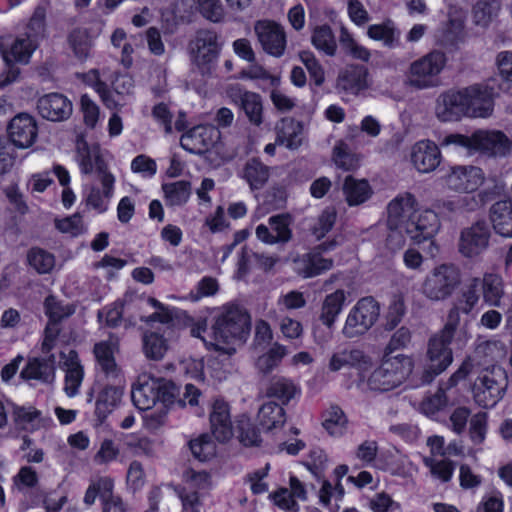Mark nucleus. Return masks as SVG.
<instances>
[{"label":"nucleus","mask_w":512,"mask_h":512,"mask_svg":"<svg viewBox=\"0 0 512 512\" xmlns=\"http://www.w3.org/2000/svg\"><path fill=\"white\" fill-rule=\"evenodd\" d=\"M76 146L81 172L94 175L102 185V190L98 186H91L84 192V200L88 207L102 214L107 211L113 196L115 178L108 170L99 144L89 145L85 136L80 134L77 136Z\"/></svg>","instance_id":"obj_1"},{"label":"nucleus","mask_w":512,"mask_h":512,"mask_svg":"<svg viewBox=\"0 0 512 512\" xmlns=\"http://www.w3.org/2000/svg\"><path fill=\"white\" fill-rule=\"evenodd\" d=\"M13 492L25 497L29 507H39L41 504L46 512H61L68 502L67 495L63 494L57 499L44 495L40 488L39 475L30 465L21 466L12 477Z\"/></svg>","instance_id":"obj_2"},{"label":"nucleus","mask_w":512,"mask_h":512,"mask_svg":"<svg viewBox=\"0 0 512 512\" xmlns=\"http://www.w3.org/2000/svg\"><path fill=\"white\" fill-rule=\"evenodd\" d=\"M476 378L471 386L472 397L483 408L494 407L505 395L508 388V375L501 366H490L473 370Z\"/></svg>","instance_id":"obj_3"},{"label":"nucleus","mask_w":512,"mask_h":512,"mask_svg":"<svg viewBox=\"0 0 512 512\" xmlns=\"http://www.w3.org/2000/svg\"><path fill=\"white\" fill-rule=\"evenodd\" d=\"M250 331V315L237 305L225 306L212 325L215 341L223 344L245 342Z\"/></svg>","instance_id":"obj_4"},{"label":"nucleus","mask_w":512,"mask_h":512,"mask_svg":"<svg viewBox=\"0 0 512 512\" xmlns=\"http://www.w3.org/2000/svg\"><path fill=\"white\" fill-rule=\"evenodd\" d=\"M445 143L477 150L494 157H504L512 149L511 140L501 131L478 130L471 136L451 134L445 138Z\"/></svg>","instance_id":"obj_5"},{"label":"nucleus","mask_w":512,"mask_h":512,"mask_svg":"<svg viewBox=\"0 0 512 512\" xmlns=\"http://www.w3.org/2000/svg\"><path fill=\"white\" fill-rule=\"evenodd\" d=\"M413 362L405 355L385 356L368 378L367 384L371 390L385 392L403 383L411 374Z\"/></svg>","instance_id":"obj_6"},{"label":"nucleus","mask_w":512,"mask_h":512,"mask_svg":"<svg viewBox=\"0 0 512 512\" xmlns=\"http://www.w3.org/2000/svg\"><path fill=\"white\" fill-rule=\"evenodd\" d=\"M460 284V269L453 264H441L426 275L421 284V293L430 301H444L453 295Z\"/></svg>","instance_id":"obj_7"},{"label":"nucleus","mask_w":512,"mask_h":512,"mask_svg":"<svg viewBox=\"0 0 512 512\" xmlns=\"http://www.w3.org/2000/svg\"><path fill=\"white\" fill-rule=\"evenodd\" d=\"M418 203L415 196L409 192L399 194L390 201L387 207V226L391 230L387 244L399 248L404 244L403 234L406 224L413 217Z\"/></svg>","instance_id":"obj_8"},{"label":"nucleus","mask_w":512,"mask_h":512,"mask_svg":"<svg viewBox=\"0 0 512 512\" xmlns=\"http://www.w3.org/2000/svg\"><path fill=\"white\" fill-rule=\"evenodd\" d=\"M505 354L503 344L499 341H483L474 352L467 356L460 367L448 379V387H454L460 380L467 378L473 370L498 366L495 362Z\"/></svg>","instance_id":"obj_9"},{"label":"nucleus","mask_w":512,"mask_h":512,"mask_svg":"<svg viewBox=\"0 0 512 512\" xmlns=\"http://www.w3.org/2000/svg\"><path fill=\"white\" fill-rule=\"evenodd\" d=\"M446 64V56L441 51H432L411 63L407 83L417 89L435 87L439 84V74Z\"/></svg>","instance_id":"obj_10"},{"label":"nucleus","mask_w":512,"mask_h":512,"mask_svg":"<svg viewBox=\"0 0 512 512\" xmlns=\"http://www.w3.org/2000/svg\"><path fill=\"white\" fill-rule=\"evenodd\" d=\"M39 47V43L35 40H30L28 36L18 34L10 43L2 41L0 44V52L2 58L8 67V74L5 83H11L16 80L20 74L19 68L15 67L16 64L26 65Z\"/></svg>","instance_id":"obj_11"},{"label":"nucleus","mask_w":512,"mask_h":512,"mask_svg":"<svg viewBox=\"0 0 512 512\" xmlns=\"http://www.w3.org/2000/svg\"><path fill=\"white\" fill-rule=\"evenodd\" d=\"M380 305L373 297L361 298L349 312L343 334L354 338L365 334L378 320Z\"/></svg>","instance_id":"obj_12"},{"label":"nucleus","mask_w":512,"mask_h":512,"mask_svg":"<svg viewBox=\"0 0 512 512\" xmlns=\"http://www.w3.org/2000/svg\"><path fill=\"white\" fill-rule=\"evenodd\" d=\"M452 339H446L437 333L428 342L427 363L421 376L423 384H429L433 379L445 371L453 361L452 350L449 347Z\"/></svg>","instance_id":"obj_13"},{"label":"nucleus","mask_w":512,"mask_h":512,"mask_svg":"<svg viewBox=\"0 0 512 512\" xmlns=\"http://www.w3.org/2000/svg\"><path fill=\"white\" fill-rule=\"evenodd\" d=\"M97 498L101 501L102 512H127L122 499L114 495V480L109 476H100L90 482L83 503L90 507Z\"/></svg>","instance_id":"obj_14"},{"label":"nucleus","mask_w":512,"mask_h":512,"mask_svg":"<svg viewBox=\"0 0 512 512\" xmlns=\"http://www.w3.org/2000/svg\"><path fill=\"white\" fill-rule=\"evenodd\" d=\"M190 50L193 62L201 72H210L211 65L218 58L220 51L216 32L208 29L197 31L195 38L190 42Z\"/></svg>","instance_id":"obj_15"},{"label":"nucleus","mask_w":512,"mask_h":512,"mask_svg":"<svg viewBox=\"0 0 512 512\" xmlns=\"http://www.w3.org/2000/svg\"><path fill=\"white\" fill-rule=\"evenodd\" d=\"M491 231L485 220H478L460 233L458 249L467 258L483 253L489 246Z\"/></svg>","instance_id":"obj_16"},{"label":"nucleus","mask_w":512,"mask_h":512,"mask_svg":"<svg viewBox=\"0 0 512 512\" xmlns=\"http://www.w3.org/2000/svg\"><path fill=\"white\" fill-rule=\"evenodd\" d=\"M254 31L262 49L269 55L281 57L286 49V33L284 28L270 20H259L254 25Z\"/></svg>","instance_id":"obj_17"},{"label":"nucleus","mask_w":512,"mask_h":512,"mask_svg":"<svg viewBox=\"0 0 512 512\" xmlns=\"http://www.w3.org/2000/svg\"><path fill=\"white\" fill-rule=\"evenodd\" d=\"M10 143L20 149L31 147L38 136L36 119L28 113L15 115L7 126Z\"/></svg>","instance_id":"obj_18"},{"label":"nucleus","mask_w":512,"mask_h":512,"mask_svg":"<svg viewBox=\"0 0 512 512\" xmlns=\"http://www.w3.org/2000/svg\"><path fill=\"white\" fill-rule=\"evenodd\" d=\"M467 116L486 118L494 108V90L487 84H474L464 88Z\"/></svg>","instance_id":"obj_19"},{"label":"nucleus","mask_w":512,"mask_h":512,"mask_svg":"<svg viewBox=\"0 0 512 512\" xmlns=\"http://www.w3.org/2000/svg\"><path fill=\"white\" fill-rule=\"evenodd\" d=\"M229 99L238 105L247 116L249 122L259 126L263 122V105L261 96L255 92L243 89L239 84H232L226 88Z\"/></svg>","instance_id":"obj_20"},{"label":"nucleus","mask_w":512,"mask_h":512,"mask_svg":"<svg viewBox=\"0 0 512 512\" xmlns=\"http://www.w3.org/2000/svg\"><path fill=\"white\" fill-rule=\"evenodd\" d=\"M220 131L213 125H199L180 139L181 147L190 153L203 154L220 140Z\"/></svg>","instance_id":"obj_21"},{"label":"nucleus","mask_w":512,"mask_h":512,"mask_svg":"<svg viewBox=\"0 0 512 512\" xmlns=\"http://www.w3.org/2000/svg\"><path fill=\"white\" fill-rule=\"evenodd\" d=\"M37 110L42 118L60 122L71 116L73 107L72 102L65 95L51 92L38 99Z\"/></svg>","instance_id":"obj_22"},{"label":"nucleus","mask_w":512,"mask_h":512,"mask_svg":"<svg viewBox=\"0 0 512 512\" xmlns=\"http://www.w3.org/2000/svg\"><path fill=\"white\" fill-rule=\"evenodd\" d=\"M439 221L437 214L429 209L418 210L416 209L410 222L406 224L404 231L413 241L421 243L425 240L431 239L438 231Z\"/></svg>","instance_id":"obj_23"},{"label":"nucleus","mask_w":512,"mask_h":512,"mask_svg":"<svg viewBox=\"0 0 512 512\" xmlns=\"http://www.w3.org/2000/svg\"><path fill=\"white\" fill-rule=\"evenodd\" d=\"M484 182V173L476 166H456L446 176V183L452 190L464 193L475 191Z\"/></svg>","instance_id":"obj_24"},{"label":"nucleus","mask_w":512,"mask_h":512,"mask_svg":"<svg viewBox=\"0 0 512 512\" xmlns=\"http://www.w3.org/2000/svg\"><path fill=\"white\" fill-rule=\"evenodd\" d=\"M465 92L449 90L442 93L436 104V115L441 121H457L467 116Z\"/></svg>","instance_id":"obj_25"},{"label":"nucleus","mask_w":512,"mask_h":512,"mask_svg":"<svg viewBox=\"0 0 512 512\" xmlns=\"http://www.w3.org/2000/svg\"><path fill=\"white\" fill-rule=\"evenodd\" d=\"M269 227L260 224L256 228V236L267 244L287 243L292 239L290 229L291 217L288 214H279L269 218Z\"/></svg>","instance_id":"obj_26"},{"label":"nucleus","mask_w":512,"mask_h":512,"mask_svg":"<svg viewBox=\"0 0 512 512\" xmlns=\"http://www.w3.org/2000/svg\"><path fill=\"white\" fill-rule=\"evenodd\" d=\"M368 69L363 65H347L343 68L336 80V89L339 92L357 95L368 88Z\"/></svg>","instance_id":"obj_27"},{"label":"nucleus","mask_w":512,"mask_h":512,"mask_svg":"<svg viewBox=\"0 0 512 512\" xmlns=\"http://www.w3.org/2000/svg\"><path fill=\"white\" fill-rule=\"evenodd\" d=\"M114 384L106 385L98 394L94 411L97 426L104 424L108 416L122 401L124 386L119 383Z\"/></svg>","instance_id":"obj_28"},{"label":"nucleus","mask_w":512,"mask_h":512,"mask_svg":"<svg viewBox=\"0 0 512 512\" xmlns=\"http://www.w3.org/2000/svg\"><path fill=\"white\" fill-rule=\"evenodd\" d=\"M411 161L419 172L429 173L440 164L441 153L434 142L419 141L412 147Z\"/></svg>","instance_id":"obj_29"},{"label":"nucleus","mask_w":512,"mask_h":512,"mask_svg":"<svg viewBox=\"0 0 512 512\" xmlns=\"http://www.w3.org/2000/svg\"><path fill=\"white\" fill-rule=\"evenodd\" d=\"M175 337V330L171 328L162 331L145 332L142 336V349L145 356L154 361L164 358L169 349V342Z\"/></svg>","instance_id":"obj_30"},{"label":"nucleus","mask_w":512,"mask_h":512,"mask_svg":"<svg viewBox=\"0 0 512 512\" xmlns=\"http://www.w3.org/2000/svg\"><path fill=\"white\" fill-rule=\"evenodd\" d=\"M295 270L304 278H312L332 269L334 261L325 258L319 251H310L293 259Z\"/></svg>","instance_id":"obj_31"},{"label":"nucleus","mask_w":512,"mask_h":512,"mask_svg":"<svg viewBox=\"0 0 512 512\" xmlns=\"http://www.w3.org/2000/svg\"><path fill=\"white\" fill-rule=\"evenodd\" d=\"M210 424L212 433L219 442H226L233 436L229 406L223 400L213 403Z\"/></svg>","instance_id":"obj_32"},{"label":"nucleus","mask_w":512,"mask_h":512,"mask_svg":"<svg viewBox=\"0 0 512 512\" xmlns=\"http://www.w3.org/2000/svg\"><path fill=\"white\" fill-rule=\"evenodd\" d=\"M77 77L83 84L92 88L99 95L107 108L114 109L117 107L118 101L115 100L114 94L120 95V93L110 88L109 84L103 79V74H101L99 69H90L87 72L78 74Z\"/></svg>","instance_id":"obj_33"},{"label":"nucleus","mask_w":512,"mask_h":512,"mask_svg":"<svg viewBox=\"0 0 512 512\" xmlns=\"http://www.w3.org/2000/svg\"><path fill=\"white\" fill-rule=\"evenodd\" d=\"M24 380H38L50 383L55 376L54 356L48 358H30L20 372Z\"/></svg>","instance_id":"obj_34"},{"label":"nucleus","mask_w":512,"mask_h":512,"mask_svg":"<svg viewBox=\"0 0 512 512\" xmlns=\"http://www.w3.org/2000/svg\"><path fill=\"white\" fill-rule=\"evenodd\" d=\"M371 366V358L359 349H343L332 354L328 368L332 372H337L342 368L354 367L358 369H367Z\"/></svg>","instance_id":"obj_35"},{"label":"nucleus","mask_w":512,"mask_h":512,"mask_svg":"<svg viewBox=\"0 0 512 512\" xmlns=\"http://www.w3.org/2000/svg\"><path fill=\"white\" fill-rule=\"evenodd\" d=\"M299 391L298 386L293 380L285 376L275 375L267 381L264 396L277 399L279 401L278 404L284 406L287 405Z\"/></svg>","instance_id":"obj_36"},{"label":"nucleus","mask_w":512,"mask_h":512,"mask_svg":"<svg viewBox=\"0 0 512 512\" xmlns=\"http://www.w3.org/2000/svg\"><path fill=\"white\" fill-rule=\"evenodd\" d=\"M94 39L91 29L83 27L73 28L67 35L68 46L80 62L86 61L90 56Z\"/></svg>","instance_id":"obj_37"},{"label":"nucleus","mask_w":512,"mask_h":512,"mask_svg":"<svg viewBox=\"0 0 512 512\" xmlns=\"http://www.w3.org/2000/svg\"><path fill=\"white\" fill-rule=\"evenodd\" d=\"M494 231L504 237H512V201L495 202L489 210Z\"/></svg>","instance_id":"obj_38"},{"label":"nucleus","mask_w":512,"mask_h":512,"mask_svg":"<svg viewBox=\"0 0 512 512\" xmlns=\"http://www.w3.org/2000/svg\"><path fill=\"white\" fill-rule=\"evenodd\" d=\"M276 142L285 145L288 149L294 150L301 146L303 140V126L293 118H283L277 123Z\"/></svg>","instance_id":"obj_39"},{"label":"nucleus","mask_w":512,"mask_h":512,"mask_svg":"<svg viewBox=\"0 0 512 512\" xmlns=\"http://www.w3.org/2000/svg\"><path fill=\"white\" fill-rule=\"evenodd\" d=\"M158 396L156 378L139 381L130 393L133 404L142 411L151 409L156 404Z\"/></svg>","instance_id":"obj_40"},{"label":"nucleus","mask_w":512,"mask_h":512,"mask_svg":"<svg viewBox=\"0 0 512 512\" xmlns=\"http://www.w3.org/2000/svg\"><path fill=\"white\" fill-rule=\"evenodd\" d=\"M66 366L67 370L64 379V390L67 396L74 397L78 394L84 377V369L75 350H71L69 352Z\"/></svg>","instance_id":"obj_41"},{"label":"nucleus","mask_w":512,"mask_h":512,"mask_svg":"<svg viewBox=\"0 0 512 512\" xmlns=\"http://www.w3.org/2000/svg\"><path fill=\"white\" fill-rule=\"evenodd\" d=\"M260 426L267 431L281 428L286 422V413L283 405L269 401L264 403L258 411Z\"/></svg>","instance_id":"obj_42"},{"label":"nucleus","mask_w":512,"mask_h":512,"mask_svg":"<svg viewBox=\"0 0 512 512\" xmlns=\"http://www.w3.org/2000/svg\"><path fill=\"white\" fill-rule=\"evenodd\" d=\"M482 297L486 304L494 307L501 306L504 284L502 278L494 273H485L481 278Z\"/></svg>","instance_id":"obj_43"},{"label":"nucleus","mask_w":512,"mask_h":512,"mask_svg":"<svg viewBox=\"0 0 512 512\" xmlns=\"http://www.w3.org/2000/svg\"><path fill=\"white\" fill-rule=\"evenodd\" d=\"M270 176L269 167L259 159L248 160L243 169V178L248 182L251 190H259L264 187Z\"/></svg>","instance_id":"obj_44"},{"label":"nucleus","mask_w":512,"mask_h":512,"mask_svg":"<svg viewBox=\"0 0 512 512\" xmlns=\"http://www.w3.org/2000/svg\"><path fill=\"white\" fill-rule=\"evenodd\" d=\"M346 295L344 290H336L327 295L322 303L320 320L327 327H331L341 312Z\"/></svg>","instance_id":"obj_45"},{"label":"nucleus","mask_w":512,"mask_h":512,"mask_svg":"<svg viewBox=\"0 0 512 512\" xmlns=\"http://www.w3.org/2000/svg\"><path fill=\"white\" fill-rule=\"evenodd\" d=\"M346 200L350 206L365 202L371 195V188L366 180H356L347 176L343 185Z\"/></svg>","instance_id":"obj_46"},{"label":"nucleus","mask_w":512,"mask_h":512,"mask_svg":"<svg viewBox=\"0 0 512 512\" xmlns=\"http://www.w3.org/2000/svg\"><path fill=\"white\" fill-rule=\"evenodd\" d=\"M500 9L501 3L498 0H478L472 8L474 23L487 27L498 16Z\"/></svg>","instance_id":"obj_47"},{"label":"nucleus","mask_w":512,"mask_h":512,"mask_svg":"<svg viewBox=\"0 0 512 512\" xmlns=\"http://www.w3.org/2000/svg\"><path fill=\"white\" fill-rule=\"evenodd\" d=\"M162 190L167 205L180 206L185 204L191 195V183L186 180L164 183Z\"/></svg>","instance_id":"obj_48"},{"label":"nucleus","mask_w":512,"mask_h":512,"mask_svg":"<svg viewBox=\"0 0 512 512\" xmlns=\"http://www.w3.org/2000/svg\"><path fill=\"white\" fill-rule=\"evenodd\" d=\"M44 313L50 322L61 323L75 313V306L72 304L64 305L53 294L46 296L43 302Z\"/></svg>","instance_id":"obj_49"},{"label":"nucleus","mask_w":512,"mask_h":512,"mask_svg":"<svg viewBox=\"0 0 512 512\" xmlns=\"http://www.w3.org/2000/svg\"><path fill=\"white\" fill-rule=\"evenodd\" d=\"M27 262L38 274H47L55 266V257L43 248L32 247L27 253Z\"/></svg>","instance_id":"obj_50"},{"label":"nucleus","mask_w":512,"mask_h":512,"mask_svg":"<svg viewBox=\"0 0 512 512\" xmlns=\"http://www.w3.org/2000/svg\"><path fill=\"white\" fill-rule=\"evenodd\" d=\"M314 47L328 56H334L337 43L332 29L328 25L317 26L311 37Z\"/></svg>","instance_id":"obj_51"},{"label":"nucleus","mask_w":512,"mask_h":512,"mask_svg":"<svg viewBox=\"0 0 512 512\" xmlns=\"http://www.w3.org/2000/svg\"><path fill=\"white\" fill-rule=\"evenodd\" d=\"M46 31V9L42 6H37L31 15L25 30L20 33L22 36H28L30 40H35L40 44L44 38Z\"/></svg>","instance_id":"obj_52"},{"label":"nucleus","mask_w":512,"mask_h":512,"mask_svg":"<svg viewBox=\"0 0 512 512\" xmlns=\"http://www.w3.org/2000/svg\"><path fill=\"white\" fill-rule=\"evenodd\" d=\"M406 313V305L404 297L401 294H395L392 297L391 303L388 307L387 314L385 316V322L383 324L384 330L392 331L402 321Z\"/></svg>","instance_id":"obj_53"},{"label":"nucleus","mask_w":512,"mask_h":512,"mask_svg":"<svg viewBox=\"0 0 512 512\" xmlns=\"http://www.w3.org/2000/svg\"><path fill=\"white\" fill-rule=\"evenodd\" d=\"M197 11L208 21L220 23L225 18L224 7L220 0H197Z\"/></svg>","instance_id":"obj_54"},{"label":"nucleus","mask_w":512,"mask_h":512,"mask_svg":"<svg viewBox=\"0 0 512 512\" xmlns=\"http://www.w3.org/2000/svg\"><path fill=\"white\" fill-rule=\"evenodd\" d=\"M189 446L193 456L200 461H206L215 455V444L207 433L191 440Z\"/></svg>","instance_id":"obj_55"},{"label":"nucleus","mask_w":512,"mask_h":512,"mask_svg":"<svg viewBox=\"0 0 512 512\" xmlns=\"http://www.w3.org/2000/svg\"><path fill=\"white\" fill-rule=\"evenodd\" d=\"M347 424V418L338 406H331L326 412L323 421V427L329 432L330 435H340Z\"/></svg>","instance_id":"obj_56"},{"label":"nucleus","mask_w":512,"mask_h":512,"mask_svg":"<svg viewBox=\"0 0 512 512\" xmlns=\"http://www.w3.org/2000/svg\"><path fill=\"white\" fill-rule=\"evenodd\" d=\"M236 431L239 441L245 446H255L261 441L258 430L245 416L237 421Z\"/></svg>","instance_id":"obj_57"},{"label":"nucleus","mask_w":512,"mask_h":512,"mask_svg":"<svg viewBox=\"0 0 512 512\" xmlns=\"http://www.w3.org/2000/svg\"><path fill=\"white\" fill-rule=\"evenodd\" d=\"M336 221V212L333 208L325 209L318 217L315 224L311 227V234L315 240L319 241L324 238L333 228Z\"/></svg>","instance_id":"obj_58"},{"label":"nucleus","mask_w":512,"mask_h":512,"mask_svg":"<svg viewBox=\"0 0 512 512\" xmlns=\"http://www.w3.org/2000/svg\"><path fill=\"white\" fill-rule=\"evenodd\" d=\"M423 462L425 466L430 469L432 476L442 482H448L452 478L454 463L451 460H436L426 457Z\"/></svg>","instance_id":"obj_59"},{"label":"nucleus","mask_w":512,"mask_h":512,"mask_svg":"<svg viewBox=\"0 0 512 512\" xmlns=\"http://www.w3.org/2000/svg\"><path fill=\"white\" fill-rule=\"evenodd\" d=\"M80 112L85 126L94 129L99 121L100 108L88 94H83L80 97Z\"/></svg>","instance_id":"obj_60"},{"label":"nucleus","mask_w":512,"mask_h":512,"mask_svg":"<svg viewBox=\"0 0 512 512\" xmlns=\"http://www.w3.org/2000/svg\"><path fill=\"white\" fill-rule=\"evenodd\" d=\"M41 411L34 406H18L13 408L12 416L16 427L26 429V424H31L41 418Z\"/></svg>","instance_id":"obj_61"},{"label":"nucleus","mask_w":512,"mask_h":512,"mask_svg":"<svg viewBox=\"0 0 512 512\" xmlns=\"http://www.w3.org/2000/svg\"><path fill=\"white\" fill-rule=\"evenodd\" d=\"M119 453V447L114 441L106 438L101 442L99 450L93 456V462L96 465H107L115 461Z\"/></svg>","instance_id":"obj_62"},{"label":"nucleus","mask_w":512,"mask_h":512,"mask_svg":"<svg viewBox=\"0 0 512 512\" xmlns=\"http://www.w3.org/2000/svg\"><path fill=\"white\" fill-rule=\"evenodd\" d=\"M487 418V413L482 411L471 417L469 434L474 444H480L484 441L487 432Z\"/></svg>","instance_id":"obj_63"},{"label":"nucleus","mask_w":512,"mask_h":512,"mask_svg":"<svg viewBox=\"0 0 512 512\" xmlns=\"http://www.w3.org/2000/svg\"><path fill=\"white\" fill-rule=\"evenodd\" d=\"M481 286V278L473 277L470 279L466 290L462 294L463 300L460 304H462V312L463 314L468 315L474 306L477 304L479 300L478 288Z\"/></svg>","instance_id":"obj_64"}]
</instances>
